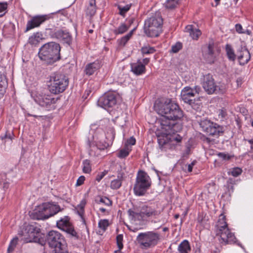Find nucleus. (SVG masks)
<instances>
[{
    "label": "nucleus",
    "instance_id": "1",
    "mask_svg": "<svg viewBox=\"0 0 253 253\" xmlns=\"http://www.w3.org/2000/svg\"><path fill=\"white\" fill-rule=\"evenodd\" d=\"M155 107L162 116L159 122L162 129L177 131L181 129L180 125L176 121L182 118L183 114L177 103L169 100L165 103L160 102Z\"/></svg>",
    "mask_w": 253,
    "mask_h": 253
},
{
    "label": "nucleus",
    "instance_id": "2",
    "mask_svg": "<svg viewBox=\"0 0 253 253\" xmlns=\"http://www.w3.org/2000/svg\"><path fill=\"white\" fill-rule=\"evenodd\" d=\"M60 46L55 42H49L43 44L39 49V57L46 64H53L60 59Z\"/></svg>",
    "mask_w": 253,
    "mask_h": 253
},
{
    "label": "nucleus",
    "instance_id": "3",
    "mask_svg": "<svg viewBox=\"0 0 253 253\" xmlns=\"http://www.w3.org/2000/svg\"><path fill=\"white\" fill-rule=\"evenodd\" d=\"M46 244L53 249L52 252L54 253H68L64 237L58 231L51 230L48 232L42 245Z\"/></svg>",
    "mask_w": 253,
    "mask_h": 253
},
{
    "label": "nucleus",
    "instance_id": "4",
    "mask_svg": "<svg viewBox=\"0 0 253 253\" xmlns=\"http://www.w3.org/2000/svg\"><path fill=\"white\" fill-rule=\"evenodd\" d=\"M215 227L216 235L219 237L218 240L220 244L226 245L236 242V239L234 234L231 232L228 227L225 216L220 214Z\"/></svg>",
    "mask_w": 253,
    "mask_h": 253
},
{
    "label": "nucleus",
    "instance_id": "5",
    "mask_svg": "<svg viewBox=\"0 0 253 253\" xmlns=\"http://www.w3.org/2000/svg\"><path fill=\"white\" fill-rule=\"evenodd\" d=\"M41 229L35 225L25 224L18 234L25 243L35 242L42 245L44 240L41 236Z\"/></svg>",
    "mask_w": 253,
    "mask_h": 253
},
{
    "label": "nucleus",
    "instance_id": "6",
    "mask_svg": "<svg viewBox=\"0 0 253 253\" xmlns=\"http://www.w3.org/2000/svg\"><path fill=\"white\" fill-rule=\"evenodd\" d=\"M61 211L59 205L50 203H44L38 206V208L31 213L30 216L34 219H45L53 216Z\"/></svg>",
    "mask_w": 253,
    "mask_h": 253
},
{
    "label": "nucleus",
    "instance_id": "7",
    "mask_svg": "<svg viewBox=\"0 0 253 253\" xmlns=\"http://www.w3.org/2000/svg\"><path fill=\"white\" fill-rule=\"evenodd\" d=\"M48 88L54 94L63 92L69 84L68 78L64 74L55 73L50 76Z\"/></svg>",
    "mask_w": 253,
    "mask_h": 253
},
{
    "label": "nucleus",
    "instance_id": "8",
    "mask_svg": "<svg viewBox=\"0 0 253 253\" xmlns=\"http://www.w3.org/2000/svg\"><path fill=\"white\" fill-rule=\"evenodd\" d=\"M160 234L154 231H148L139 233L136 241L142 249H148L156 246L160 241Z\"/></svg>",
    "mask_w": 253,
    "mask_h": 253
},
{
    "label": "nucleus",
    "instance_id": "9",
    "mask_svg": "<svg viewBox=\"0 0 253 253\" xmlns=\"http://www.w3.org/2000/svg\"><path fill=\"white\" fill-rule=\"evenodd\" d=\"M162 24L163 19L160 13H156L145 21L144 32L149 37H157Z\"/></svg>",
    "mask_w": 253,
    "mask_h": 253
},
{
    "label": "nucleus",
    "instance_id": "10",
    "mask_svg": "<svg viewBox=\"0 0 253 253\" xmlns=\"http://www.w3.org/2000/svg\"><path fill=\"white\" fill-rule=\"evenodd\" d=\"M151 185V181L149 176L145 172L140 170L136 176L133 187L134 194L138 196L144 195Z\"/></svg>",
    "mask_w": 253,
    "mask_h": 253
},
{
    "label": "nucleus",
    "instance_id": "11",
    "mask_svg": "<svg viewBox=\"0 0 253 253\" xmlns=\"http://www.w3.org/2000/svg\"><path fill=\"white\" fill-rule=\"evenodd\" d=\"M199 123L203 131L216 138L223 135L225 131V129L223 126L208 119L202 120Z\"/></svg>",
    "mask_w": 253,
    "mask_h": 253
},
{
    "label": "nucleus",
    "instance_id": "12",
    "mask_svg": "<svg viewBox=\"0 0 253 253\" xmlns=\"http://www.w3.org/2000/svg\"><path fill=\"white\" fill-rule=\"evenodd\" d=\"M166 133H162L157 136L158 142L160 148L162 151H166L167 148H169L171 144H173V142L176 143L181 142L182 137L177 134L176 135L171 136L170 133L174 131L169 130L166 131Z\"/></svg>",
    "mask_w": 253,
    "mask_h": 253
},
{
    "label": "nucleus",
    "instance_id": "13",
    "mask_svg": "<svg viewBox=\"0 0 253 253\" xmlns=\"http://www.w3.org/2000/svg\"><path fill=\"white\" fill-rule=\"evenodd\" d=\"M119 97V95L116 92L109 91L98 99V105L105 109L112 107L117 104Z\"/></svg>",
    "mask_w": 253,
    "mask_h": 253
},
{
    "label": "nucleus",
    "instance_id": "14",
    "mask_svg": "<svg viewBox=\"0 0 253 253\" xmlns=\"http://www.w3.org/2000/svg\"><path fill=\"white\" fill-rule=\"evenodd\" d=\"M70 218L68 216H65L56 222V226L60 229L78 239L79 236L70 222Z\"/></svg>",
    "mask_w": 253,
    "mask_h": 253
},
{
    "label": "nucleus",
    "instance_id": "15",
    "mask_svg": "<svg viewBox=\"0 0 253 253\" xmlns=\"http://www.w3.org/2000/svg\"><path fill=\"white\" fill-rule=\"evenodd\" d=\"M34 100L36 103L42 107L49 110L52 104L56 102L55 99L50 95L38 92L36 94Z\"/></svg>",
    "mask_w": 253,
    "mask_h": 253
},
{
    "label": "nucleus",
    "instance_id": "16",
    "mask_svg": "<svg viewBox=\"0 0 253 253\" xmlns=\"http://www.w3.org/2000/svg\"><path fill=\"white\" fill-rule=\"evenodd\" d=\"M202 86L205 91L209 94L219 92L217 89V86L216 85L212 75L210 74L204 76Z\"/></svg>",
    "mask_w": 253,
    "mask_h": 253
},
{
    "label": "nucleus",
    "instance_id": "17",
    "mask_svg": "<svg viewBox=\"0 0 253 253\" xmlns=\"http://www.w3.org/2000/svg\"><path fill=\"white\" fill-rule=\"evenodd\" d=\"M50 14L41 15L34 16L28 21L26 26V32L29 31L36 27H39L45 21L51 18Z\"/></svg>",
    "mask_w": 253,
    "mask_h": 253
},
{
    "label": "nucleus",
    "instance_id": "18",
    "mask_svg": "<svg viewBox=\"0 0 253 253\" xmlns=\"http://www.w3.org/2000/svg\"><path fill=\"white\" fill-rule=\"evenodd\" d=\"M115 136V130L113 128H111L110 129V133L108 132L106 137L107 141L105 140H100L97 142L95 146H93V147H96L100 150H104L112 144Z\"/></svg>",
    "mask_w": 253,
    "mask_h": 253
},
{
    "label": "nucleus",
    "instance_id": "19",
    "mask_svg": "<svg viewBox=\"0 0 253 253\" xmlns=\"http://www.w3.org/2000/svg\"><path fill=\"white\" fill-rule=\"evenodd\" d=\"M161 213L159 210H157L155 208L144 205L141 208L140 214L141 220H143L145 217H157Z\"/></svg>",
    "mask_w": 253,
    "mask_h": 253
},
{
    "label": "nucleus",
    "instance_id": "20",
    "mask_svg": "<svg viewBox=\"0 0 253 253\" xmlns=\"http://www.w3.org/2000/svg\"><path fill=\"white\" fill-rule=\"evenodd\" d=\"M205 59L209 63H213L215 58L214 45L212 42H210L206 49L203 51Z\"/></svg>",
    "mask_w": 253,
    "mask_h": 253
},
{
    "label": "nucleus",
    "instance_id": "21",
    "mask_svg": "<svg viewBox=\"0 0 253 253\" xmlns=\"http://www.w3.org/2000/svg\"><path fill=\"white\" fill-rule=\"evenodd\" d=\"M53 36L63 43L70 45L72 42V38L69 32L62 30H58L54 32Z\"/></svg>",
    "mask_w": 253,
    "mask_h": 253
},
{
    "label": "nucleus",
    "instance_id": "22",
    "mask_svg": "<svg viewBox=\"0 0 253 253\" xmlns=\"http://www.w3.org/2000/svg\"><path fill=\"white\" fill-rule=\"evenodd\" d=\"M237 56L241 65L247 64L250 59L249 51L245 47H241L237 51Z\"/></svg>",
    "mask_w": 253,
    "mask_h": 253
},
{
    "label": "nucleus",
    "instance_id": "23",
    "mask_svg": "<svg viewBox=\"0 0 253 253\" xmlns=\"http://www.w3.org/2000/svg\"><path fill=\"white\" fill-rule=\"evenodd\" d=\"M101 67L99 61L96 60L93 62L87 64L84 69V73L87 76L92 75L97 70Z\"/></svg>",
    "mask_w": 253,
    "mask_h": 253
},
{
    "label": "nucleus",
    "instance_id": "24",
    "mask_svg": "<svg viewBox=\"0 0 253 253\" xmlns=\"http://www.w3.org/2000/svg\"><path fill=\"white\" fill-rule=\"evenodd\" d=\"M7 85V81L4 74V69L1 68L0 70V99L4 96Z\"/></svg>",
    "mask_w": 253,
    "mask_h": 253
},
{
    "label": "nucleus",
    "instance_id": "25",
    "mask_svg": "<svg viewBox=\"0 0 253 253\" xmlns=\"http://www.w3.org/2000/svg\"><path fill=\"white\" fill-rule=\"evenodd\" d=\"M194 96L195 95L193 93V90L191 87L186 86L181 90V99L184 102L187 104L191 101V100H193V98H194Z\"/></svg>",
    "mask_w": 253,
    "mask_h": 253
},
{
    "label": "nucleus",
    "instance_id": "26",
    "mask_svg": "<svg viewBox=\"0 0 253 253\" xmlns=\"http://www.w3.org/2000/svg\"><path fill=\"white\" fill-rule=\"evenodd\" d=\"M131 71L134 74L137 76L141 75L145 72L146 68L144 65L142 64L140 59H138L137 62L130 64Z\"/></svg>",
    "mask_w": 253,
    "mask_h": 253
},
{
    "label": "nucleus",
    "instance_id": "27",
    "mask_svg": "<svg viewBox=\"0 0 253 253\" xmlns=\"http://www.w3.org/2000/svg\"><path fill=\"white\" fill-rule=\"evenodd\" d=\"M186 32L194 40H197L201 35V32L199 29H195L192 25H187L185 29Z\"/></svg>",
    "mask_w": 253,
    "mask_h": 253
},
{
    "label": "nucleus",
    "instance_id": "28",
    "mask_svg": "<svg viewBox=\"0 0 253 253\" xmlns=\"http://www.w3.org/2000/svg\"><path fill=\"white\" fill-rule=\"evenodd\" d=\"M42 35L40 33H34L28 40V43L32 46H37L42 40Z\"/></svg>",
    "mask_w": 253,
    "mask_h": 253
},
{
    "label": "nucleus",
    "instance_id": "29",
    "mask_svg": "<svg viewBox=\"0 0 253 253\" xmlns=\"http://www.w3.org/2000/svg\"><path fill=\"white\" fill-rule=\"evenodd\" d=\"M124 175L123 172L119 173L118 175V178L111 181L110 184L111 189H118L121 186Z\"/></svg>",
    "mask_w": 253,
    "mask_h": 253
},
{
    "label": "nucleus",
    "instance_id": "30",
    "mask_svg": "<svg viewBox=\"0 0 253 253\" xmlns=\"http://www.w3.org/2000/svg\"><path fill=\"white\" fill-rule=\"evenodd\" d=\"M178 250L180 253H188L191 251V248L189 242L185 240L178 246Z\"/></svg>",
    "mask_w": 253,
    "mask_h": 253
},
{
    "label": "nucleus",
    "instance_id": "31",
    "mask_svg": "<svg viewBox=\"0 0 253 253\" xmlns=\"http://www.w3.org/2000/svg\"><path fill=\"white\" fill-rule=\"evenodd\" d=\"M86 204L85 200L81 201L80 204L77 206V213L81 216L82 221L84 224H86L85 219L84 217V208Z\"/></svg>",
    "mask_w": 253,
    "mask_h": 253
},
{
    "label": "nucleus",
    "instance_id": "32",
    "mask_svg": "<svg viewBox=\"0 0 253 253\" xmlns=\"http://www.w3.org/2000/svg\"><path fill=\"white\" fill-rule=\"evenodd\" d=\"M225 51L228 59L231 61H235L236 55L235 54L234 49L230 44H227L225 45Z\"/></svg>",
    "mask_w": 253,
    "mask_h": 253
},
{
    "label": "nucleus",
    "instance_id": "33",
    "mask_svg": "<svg viewBox=\"0 0 253 253\" xmlns=\"http://www.w3.org/2000/svg\"><path fill=\"white\" fill-rule=\"evenodd\" d=\"M96 12L95 0H90L89 5L87 7L86 13L90 16H92Z\"/></svg>",
    "mask_w": 253,
    "mask_h": 253
},
{
    "label": "nucleus",
    "instance_id": "34",
    "mask_svg": "<svg viewBox=\"0 0 253 253\" xmlns=\"http://www.w3.org/2000/svg\"><path fill=\"white\" fill-rule=\"evenodd\" d=\"M134 29L130 31L127 34L122 37L120 39L118 40V42L120 46H124L127 42L131 37Z\"/></svg>",
    "mask_w": 253,
    "mask_h": 253
},
{
    "label": "nucleus",
    "instance_id": "35",
    "mask_svg": "<svg viewBox=\"0 0 253 253\" xmlns=\"http://www.w3.org/2000/svg\"><path fill=\"white\" fill-rule=\"evenodd\" d=\"M181 0H167L165 6L169 9H173L178 5Z\"/></svg>",
    "mask_w": 253,
    "mask_h": 253
},
{
    "label": "nucleus",
    "instance_id": "36",
    "mask_svg": "<svg viewBox=\"0 0 253 253\" xmlns=\"http://www.w3.org/2000/svg\"><path fill=\"white\" fill-rule=\"evenodd\" d=\"M128 27L125 23H122L120 26L114 29L113 32L115 35L123 34L127 31Z\"/></svg>",
    "mask_w": 253,
    "mask_h": 253
},
{
    "label": "nucleus",
    "instance_id": "37",
    "mask_svg": "<svg viewBox=\"0 0 253 253\" xmlns=\"http://www.w3.org/2000/svg\"><path fill=\"white\" fill-rule=\"evenodd\" d=\"M195 110L200 111L202 108V103L199 100L193 99L188 103Z\"/></svg>",
    "mask_w": 253,
    "mask_h": 253
},
{
    "label": "nucleus",
    "instance_id": "38",
    "mask_svg": "<svg viewBox=\"0 0 253 253\" xmlns=\"http://www.w3.org/2000/svg\"><path fill=\"white\" fill-rule=\"evenodd\" d=\"M131 4H126L124 6L119 4L118 5V8L119 10V14L123 16H125V14L129 10Z\"/></svg>",
    "mask_w": 253,
    "mask_h": 253
},
{
    "label": "nucleus",
    "instance_id": "39",
    "mask_svg": "<svg viewBox=\"0 0 253 253\" xmlns=\"http://www.w3.org/2000/svg\"><path fill=\"white\" fill-rule=\"evenodd\" d=\"M83 171L84 173H88L91 170L90 161L88 160H85L83 162Z\"/></svg>",
    "mask_w": 253,
    "mask_h": 253
},
{
    "label": "nucleus",
    "instance_id": "40",
    "mask_svg": "<svg viewBox=\"0 0 253 253\" xmlns=\"http://www.w3.org/2000/svg\"><path fill=\"white\" fill-rule=\"evenodd\" d=\"M242 172V169L238 167L230 169L228 172L229 175H231L234 177H237L240 175Z\"/></svg>",
    "mask_w": 253,
    "mask_h": 253
},
{
    "label": "nucleus",
    "instance_id": "41",
    "mask_svg": "<svg viewBox=\"0 0 253 253\" xmlns=\"http://www.w3.org/2000/svg\"><path fill=\"white\" fill-rule=\"evenodd\" d=\"M109 225V223L108 219H101L98 222V227L103 231H105Z\"/></svg>",
    "mask_w": 253,
    "mask_h": 253
},
{
    "label": "nucleus",
    "instance_id": "42",
    "mask_svg": "<svg viewBox=\"0 0 253 253\" xmlns=\"http://www.w3.org/2000/svg\"><path fill=\"white\" fill-rule=\"evenodd\" d=\"M155 51V48L149 46L142 47L141 49V52L143 55L152 54Z\"/></svg>",
    "mask_w": 253,
    "mask_h": 253
},
{
    "label": "nucleus",
    "instance_id": "43",
    "mask_svg": "<svg viewBox=\"0 0 253 253\" xmlns=\"http://www.w3.org/2000/svg\"><path fill=\"white\" fill-rule=\"evenodd\" d=\"M127 212H128L129 216H131L132 219H137L138 220H141L140 212H134L132 210L129 209L128 210Z\"/></svg>",
    "mask_w": 253,
    "mask_h": 253
},
{
    "label": "nucleus",
    "instance_id": "44",
    "mask_svg": "<svg viewBox=\"0 0 253 253\" xmlns=\"http://www.w3.org/2000/svg\"><path fill=\"white\" fill-rule=\"evenodd\" d=\"M18 239L17 237H15V238H14L11 241V242L9 244V247L7 249L8 253H10L14 250V248H15V247L17 244Z\"/></svg>",
    "mask_w": 253,
    "mask_h": 253
},
{
    "label": "nucleus",
    "instance_id": "45",
    "mask_svg": "<svg viewBox=\"0 0 253 253\" xmlns=\"http://www.w3.org/2000/svg\"><path fill=\"white\" fill-rule=\"evenodd\" d=\"M123 234H119L117 235L116 237V241H117V246L120 250H121L124 247L123 244Z\"/></svg>",
    "mask_w": 253,
    "mask_h": 253
},
{
    "label": "nucleus",
    "instance_id": "46",
    "mask_svg": "<svg viewBox=\"0 0 253 253\" xmlns=\"http://www.w3.org/2000/svg\"><path fill=\"white\" fill-rule=\"evenodd\" d=\"M98 203H102L106 206H110L112 204V202L106 197H102L100 198V200Z\"/></svg>",
    "mask_w": 253,
    "mask_h": 253
},
{
    "label": "nucleus",
    "instance_id": "47",
    "mask_svg": "<svg viewBox=\"0 0 253 253\" xmlns=\"http://www.w3.org/2000/svg\"><path fill=\"white\" fill-rule=\"evenodd\" d=\"M129 153L128 149H122L120 150L118 154V157L120 158H125L127 157Z\"/></svg>",
    "mask_w": 253,
    "mask_h": 253
},
{
    "label": "nucleus",
    "instance_id": "48",
    "mask_svg": "<svg viewBox=\"0 0 253 253\" xmlns=\"http://www.w3.org/2000/svg\"><path fill=\"white\" fill-rule=\"evenodd\" d=\"M182 47V44L180 42H177L175 44L171 46V52L173 53L178 52Z\"/></svg>",
    "mask_w": 253,
    "mask_h": 253
},
{
    "label": "nucleus",
    "instance_id": "49",
    "mask_svg": "<svg viewBox=\"0 0 253 253\" xmlns=\"http://www.w3.org/2000/svg\"><path fill=\"white\" fill-rule=\"evenodd\" d=\"M217 155L218 157L222 160H229L231 158V156L225 153L220 152L218 153Z\"/></svg>",
    "mask_w": 253,
    "mask_h": 253
},
{
    "label": "nucleus",
    "instance_id": "50",
    "mask_svg": "<svg viewBox=\"0 0 253 253\" xmlns=\"http://www.w3.org/2000/svg\"><path fill=\"white\" fill-rule=\"evenodd\" d=\"M108 173L107 170H104L101 173H99L96 177V180L99 182Z\"/></svg>",
    "mask_w": 253,
    "mask_h": 253
},
{
    "label": "nucleus",
    "instance_id": "51",
    "mask_svg": "<svg viewBox=\"0 0 253 253\" xmlns=\"http://www.w3.org/2000/svg\"><path fill=\"white\" fill-rule=\"evenodd\" d=\"M85 180V177L83 175L80 176L79 178L77 179L76 186H79L82 185Z\"/></svg>",
    "mask_w": 253,
    "mask_h": 253
},
{
    "label": "nucleus",
    "instance_id": "52",
    "mask_svg": "<svg viewBox=\"0 0 253 253\" xmlns=\"http://www.w3.org/2000/svg\"><path fill=\"white\" fill-rule=\"evenodd\" d=\"M7 3L6 2H0V12H2L7 9Z\"/></svg>",
    "mask_w": 253,
    "mask_h": 253
},
{
    "label": "nucleus",
    "instance_id": "53",
    "mask_svg": "<svg viewBox=\"0 0 253 253\" xmlns=\"http://www.w3.org/2000/svg\"><path fill=\"white\" fill-rule=\"evenodd\" d=\"M192 89L193 90V92L195 95V94H199L200 92L201 91V88L200 86L196 85L193 88H192Z\"/></svg>",
    "mask_w": 253,
    "mask_h": 253
},
{
    "label": "nucleus",
    "instance_id": "54",
    "mask_svg": "<svg viewBox=\"0 0 253 253\" xmlns=\"http://www.w3.org/2000/svg\"><path fill=\"white\" fill-rule=\"evenodd\" d=\"M235 28H236V31L238 33H244V32H243L242 31L243 28H242V25L241 24H237L235 25Z\"/></svg>",
    "mask_w": 253,
    "mask_h": 253
},
{
    "label": "nucleus",
    "instance_id": "55",
    "mask_svg": "<svg viewBox=\"0 0 253 253\" xmlns=\"http://www.w3.org/2000/svg\"><path fill=\"white\" fill-rule=\"evenodd\" d=\"M136 140L133 137H130L127 140V143L130 145H133L135 144Z\"/></svg>",
    "mask_w": 253,
    "mask_h": 253
},
{
    "label": "nucleus",
    "instance_id": "56",
    "mask_svg": "<svg viewBox=\"0 0 253 253\" xmlns=\"http://www.w3.org/2000/svg\"><path fill=\"white\" fill-rule=\"evenodd\" d=\"M226 115L227 113L225 110L221 109L219 110V116H220L221 119L224 118Z\"/></svg>",
    "mask_w": 253,
    "mask_h": 253
},
{
    "label": "nucleus",
    "instance_id": "57",
    "mask_svg": "<svg viewBox=\"0 0 253 253\" xmlns=\"http://www.w3.org/2000/svg\"><path fill=\"white\" fill-rule=\"evenodd\" d=\"M196 163V161H193L191 164L188 165V171L191 172L192 171V169L193 166Z\"/></svg>",
    "mask_w": 253,
    "mask_h": 253
},
{
    "label": "nucleus",
    "instance_id": "58",
    "mask_svg": "<svg viewBox=\"0 0 253 253\" xmlns=\"http://www.w3.org/2000/svg\"><path fill=\"white\" fill-rule=\"evenodd\" d=\"M142 62V64L144 65V67H145V65H147L149 62H150V59L148 58H145L143 59Z\"/></svg>",
    "mask_w": 253,
    "mask_h": 253
},
{
    "label": "nucleus",
    "instance_id": "59",
    "mask_svg": "<svg viewBox=\"0 0 253 253\" xmlns=\"http://www.w3.org/2000/svg\"><path fill=\"white\" fill-rule=\"evenodd\" d=\"M0 138L2 140H3V139H6V138H8L10 140H12V136L10 133H9V134H7V133H6L3 136H1Z\"/></svg>",
    "mask_w": 253,
    "mask_h": 253
},
{
    "label": "nucleus",
    "instance_id": "60",
    "mask_svg": "<svg viewBox=\"0 0 253 253\" xmlns=\"http://www.w3.org/2000/svg\"><path fill=\"white\" fill-rule=\"evenodd\" d=\"M247 141L251 144V149L253 153V139H248Z\"/></svg>",
    "mask_w": 253,
    "mask_h": 253
},
{
    "label": "nucleus",
    "instance_id": "61",
    "mask_svg": "<svg viewBox=\"0 0 253 253\" xmlns=\"http://www.w3.org/2000/svg\"><path fill=\"white\" fill-rule=\"evenodd\" d=\"M128 228L129 230V231H132L133 232H136V231L137 230V229L136 228H134V229H131L130 227H128Z\"/></svg>",
    "mask_w": 253,
    "mask_h": 253
},
{
    "label": "nucleus",
    "instance_id": "62",
    "mask_svg": "<svg viewBox=\"0 0 253 253\" xmlns=\"http://www.w3.org/2000/svg\"><path fill=\"white\" fill-rule=\"evenodd\" d=\"M27 115L29 116H33V117H34L35 118H38V117H42V116L34 115L30 114L29 113H28Z\"/></svg>",
    "mask_w": 253,
    "mask_h": 253
},
{
    "label": "nucleus",
    "instance_id": "63",
    "mask_svg": "<svg viewBox=\"0 0 253 253\" xmlns=\"http://www.w3.org/2000/svg\"><path fill=\"white\" fill-rule=\"evenodd\" d=\"M99 210L102 212H105L106 211V209L103 208H100L99 209Z\"/></svg>",
    "mask_w": 253,
    "mask_h": 253
},
{
    "label": "nucleus",
    "instance_id": "64",
    "mask_svg": "<svg viewBox=\"0 0 253 253\" xmlns=\"http://www.w3.org/2000/svg\"><path fill=\"white\" fill-rule=\"evenodd\" d=\"M114 253H122V252L119 249L118 251H116Z\"/></svg>",
    "mask_w": 253,
    "mask_h": 253
}]
</instances>
